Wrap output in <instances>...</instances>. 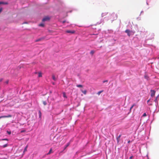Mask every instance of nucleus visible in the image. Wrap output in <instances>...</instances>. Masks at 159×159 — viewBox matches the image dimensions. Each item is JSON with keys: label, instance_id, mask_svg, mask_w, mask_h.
I'll use <instances>...</instances> for the list:
<instances>
[{"label": "nucleus", "instance_id": "14", "mask_svg": "<svg viewBox=\"0 0 159 159\" xmlns=\"http://www.w3.org/2000/svg\"><path fill=\"white\" fill-rule=\"evenodd\" d=\"M76 86L77 87H79V88L82 87H83V85H81V84H79V85H76Z\"/></svg>", "mask_w": 159, "mask_h": 159}, {"label": "nucleus", "instance_id": "6", "mask_svg": "<svg viewBox=\"0 0 159 159\" xmlns=\"http://www.w3.org/2000/svg\"><path fill=\"white\" fill-rule=\"evenodd\" d=\"M121 136V134H120L119 136H118L117 137L116 139H117V143H118L120 141V138Z\"/></svg>", "mask_w": 159, "mask_h": 159}, {"label": "nucleus", "instance_id": "4", "mask_svg": "<svg viewBox=\"0 0 159 159\" xmlns=\"http://www.w3.org/2000/svg\"><path fill=\"white\" fill-rule=\"evenodd\" d=\"M11 117H12V116L11 115H9L8 116H0V119H1V118Z\"/></svg>", "mask_w": 159, "mask_h": 159}, {"label": "nucleus", "instance_id": "1", "mask_svg": "<svg viewBox=\"0 0 159 159\" xmlns=\"http://www.w3.org/2000/svg\"><path fill=\"white\" fill-rule=\"evenodd\" d=\"M125 32L127 33L129 36H130L131 35H133L134 34L132 31H130L129 30H125Z\"/></svg>", "mask_w": 159, "mask_h": 159}, {"label": "nucleus", "instance_id": "25", "mask_svg": "<svg viewBox=\"0 0 159 159\" xmlns=\"http://www.w3.org/2000/svg\"><path fill=\"white\" fill-rule=\"evenodd\" d=\"M157 97L156 98V99H155V100H154V101L155 102H156L157 101Z\"/></svg>", "mask_w": 159, "mask_h": 159}, {"label": "nucleus", "instance_id": "34", "mask_svg": "<svg viewBox=\"0 0 159 159\" xmlns=\"http://www.w3.org/2000/svg\"><path fill=\"white\" fill-rule=\"evenodd\" d=\"M149 101H150V99H149V100H148L147 101V102H149Z\"/></svg>", "mask_w": 159, "mask_h": 159}, {"label": "nucleus", "instance_id": "19", "mask_svg": "<svg viewBox=\"0 0 159 159\" xmlns=\"http://www.w3.org/2000/svg\"><path fill=\"white\" fill-rule=\"evenodd\" d=\"M7 146V144H6L2 146L3 148H5Z\"/></svg>", "mask_w": 159, "mask_h": 159}, {"label": "nucleus", "instance_id": "36", "mask_svg": "<svg viewBox=\"0 0 159 159\" xmlns=\"http://www.w3.org/2000/svg\"><path fill=\"white\" fill-rule=\"evenodd\" d=\"M65 22V21H63V23H64Z\"/></svg>", "mask_w": 159, "mask_h": 159}, {"label": "nucleus", "instance_id": "26", "mask_svg": "<svg viewBox=\"0 0 159 159\" xmlns=\"http://www.w3.org/2000/svg\"><path fill=\"white\" fill-rule=\"evenodd\" d=\"M108 82V81L107 80H104V81H103V83H105V82Z\"/></svg>", "mask_w": 159, "mask_h": 159}, {"label": "nucleus", "instance_id": "12", "mask_svg": "<svg viewBox=\"0 0 159 159\" xmlns=\"http://www.w3.org/2000/svg\"><path fill=\"white\" fill-rule=\"evenodd\" d=\"M95 52L94 50H91L90 52V54L93 55L94 53Z\"/></svg>", "mask_w": 159, "mask_h": 159}, {"label": "nucleus", "instance_id": "2", "mask_svg": "<svg viewBox=\"0 0 159 159\" xmlns=\"http://www.w3.org/2000/svg\"><path fill=\"white\" fill-rule=\"evenodd\" d=\"M50 19V18L48 16H46L44 17L43 19V21H47L49 20Z\"/></svg>", "mask_w": 159, "mask_h": 159}, {"label": "nucleus", "instance_id": "15", "mask_svg": "<svg viewBox=\"0 0 159 159\" xmlns=\"http://www.w3.org/2000/svg\"><path fill=\"white\" fill-rule=\"evenodd\" d=\"M135 104H133L132 106L130 108V111H131V110L133 108V107L135 106Z\"/></svg>", "mask_w": 159, "mask_h": 159}, {"label": "nucleus", "instance_id": "20", "mask_svg": "<svg viewBox=\"0 0 159 159\" xmlns=\"http://www.w3.org/2000/svg\"><path fill=\"white\" fill-rule=\"evenodd\" d=\"M39 25L40 26L43 27L44 26V24H40Z\"/></svg>", "mask_w": 159, "mask_h": 159}, {"label": "nucleus", "instance_id": "33", "mask_svg": "<svg viewBox=\"0 0 159 159\" xmlns=\"http://www.w3.org/2000/svg\"><path fill=\"white\" fill-rule=\"evenodd\" d=\"M130 143V140H129L128 142V143Z\"/></svg>", "mask_w": 159, "mask_h": 159}, {"label": "nucleus", "instance_id": "11", "mask_svg": "<svg viewBox=\"0 0 159 159\" xmlns=\"http://www.w3.org/2000/svg\"><path fill=\"white\" fill-rule=\"evenodd\" d=\"M63 96L64 98H67V97L66 96V94L64 92L63 93Z\"/></svg>", "mask_w": 159, "mask_h": 159}, {"label": "nucleus", "instance_id": "9", "mask_svg": "<svg viewBox=\"0 0 159 159\" xmlns=\"http://www.w3.org/2000/svg\"><path fill=\"white\" fill-rule=\"evenodd\" d=\"M52 79L54 80V81H56V79L55 77V76L54 75H52Z\"/></svg>", "mask_w": 159, "mask_h": 159}, {"label": "nucleus", "instance_id": "27", "mask_svg": "<svg viewBox=\"0 0 159 159\" xmlns=\"http://www.w3.org/2000/svg\"><path fill=\"white\" fill-rule=\"evenodd\" d=\"M133 157V156H131V157H130L129 159H132Z\"/></svg>", "mask_w": 159, "mask_h": 159}, {"label": "nucleus", "instance_id": "32", "mask_svg": "<svg viewBox=\"0 0 159 159\" xmlns=\"http://www.w3.org/2000/svg\"><path fill=\"white\" fill-rule=\"evenodd\" d=\"M3 3L2 2H0V4H3Z\"/></svg>", "mask_w": 159, "mask_h": 159}, {"label": "nucleus", "instance_id": "31", "mask_svg": "<svg viewBox=\"0 0 159 159\" xmlns=\"http://www.w3.org/2000/svg\"><path fill=\"white\" fill-rule=\"evenodd\" d=\"M2 140H8L7 139H2Z\"/></svg>", "mask_w": 159, "mask_h": 159}, {"label": "nucleus", "instance_id": "35", "mask_svg": "<svg viewBox=\"0 0 159 159\" xmlns=\"http://www.w3.org/2000/svg\"><path fill=\"white\" fill-rule=\"evenodd\" d=\"M8 134H11V132H8Z\"/></svg>", "mask_w": 159, "mask_h": 159}, {"label": "nucleus", "instance_id": "22", "mask_svg": "<svg viewBox=\"0 0 159 159\" xmlns=\"http://www.w3.org/2000/svg\"><path fill=\"white\" fill-rule=\"evenodd\" d=\"M147 116V115H146V113H144L143 114V117H145V116Z\"/></svg>", "mask_w": 159, "mask_h": 159}, {"label": "nucleus", "instance_id": "3", "mask_svg": "<svg viewBox=\"0 0 159 159\" xmlns=\"http://www.w3.org/2000/svg\"><path fill=\"white\" fill-rule=\"evenodd\" d=\"M155 93V91L154 90H151V97H153L154 96Z\"/></svg>", "mask_w": 159, "mask_h": 159}, {"label": "nucleus", "instance_id": "17", "mask_svg": "<svg viewBox=\"0 0 159 159\" xmlns=\"http://www.w3.org/2000/svg\"><path fill=\"white\" fill-rule=\"evenodd\" d=\"M52 151V149L51 148V149L50 150H49V152L47 154H48H48H50L51 153Z\"/></svg>", "mask_w": 159, "mask_h": 159}, {"label": "nucleus", "instance_id": "5", "mask_svg": "<svg viewBox=\"0 0 159 159\" xmlns=\"http://www.w3.org/2000/svg\"><path fill=\"white\" fill-rule=\"evenodd\" d=\"M66 32L67 33L74 34L75 33V31L74 30L71 31L70 30H67L66 31Z\"/></svg>", "mask_w": 159, "mask_h": 159}, {"label": "nucleus", "instance_id": "10", "mask_svg": "<svg viewBox=\"0 0 159 159\" xmlns=\"http://www.w3.org/2000/svg\"><path fill=\"white\" fill-rule=\"evenodd\" d=\"M70 144V143L69 142V143H68L66 145V147H65V148H64V150L67 147H68L69 145Z\"/></svg>", "mask_w": 159, "mask_h": 159}, {"label": "nucleus", "instance_id": "30", "mask_svg": "<svg viewBox=\"0 0 159 159\" xmlns=\"http://www.w3.org/2000/svg\"><path fill=\"white\" fill-rule=\"evenodd\" d=\"M3 80V79L1 78L0 79V82L2 81Z\"/></svg>", "mask_w": 159, "mask_h": 159}, {"label": "nucleus", "instance_id": "18", "mask_svg": "<svg viewBox=\"0 0 159 159\" xmlns=\"http://www.w3.org/2000/svg\"><path fill=\"white\" fill-rule=\"evenodd\" d=\"M43 103L44 105H47V102L46 101H43Z\"/></svg>", "mask_w": 159, "mask_h": 159}, {"label": "nucleus", "instance_id": "7", "mask_svg": "<svg viewBox=\"0 0 159 159\" xmlns=\"http://www.w3.org/2000/svg\"><path fill=\"white\" fill-rule=\"evenodd\" d=\"M44 39V38H39V39H38L36 40H35V42H38L39 41H41V40H43Z\"/></svg>", "mask_w": 159, "mask_h": 159}, {"label": "nucleus", "instance_id": "29", "mask_svg": "<svg viewBox=\"0 0 159 159\" xmlns=\"http://www.w3.org/2000/svg\"><path fill=\"white\" fill-rule=\"evenodd\" d=\"M2 11V8H0V13Z\"/></svg>", "mask_w": 159, "mask_h": 159}, {"label": "nucleus", "instance_id": "28", "mask_svg": "<svg viewBox=\"0 0 159 159\" xmlns=\"http://www.w3.org/2000/svg\"><path fill=\"white\" fill-rule=\"evenodd\" d=\"M5 83L7 84H8V81L7 80L5 82Z\"/></svg>", "mask_w": 159, "mask_h": 159}, {"label": "nucleus", "instance_id": "23", "mask_svg": "<svg viewBox=\"0 0 159 159\" xmlns=\"http://www.w3.org/2000/svg\"><path fill=\"white\" fill-rule=\"evenodd\" d=\"M39 117H40L41 116V112L40 111H39Z\"/></svg>", "mask_w": 159, "mask_h": 159}, {"label": "nucleus", "instance_id": "8", "mask_svg": "<svg viewBox=\"0 0 159 159\" xmlns=\"http://www.w3.org/2000/svg\"><path fill=\"white\" fill-rule=\"evenodd\" d=\"M42 77V73L41 72H39L38 73V77Z\"/></svg>", "mask_w": 159, "mask_h": 159}, {"label": "nucleus", "instance_id": "13", "mask_svg": "<svg viewBox=\"0 0 159 159\" xmlns=\"http://www.w3.org/2000/svg\"><path fill=\"white\" fill-rule=\"evenodd\" d=\"M81 91L84 94H86V93H87V91L86 90H84V91L82 90Z\"/></svg>", "mask_w": 159, "mask_h": 159}, {"label": "nucleus", "instance_id": "21", "mask_svg": "<svg viewBox=\"0 0 159 159\" xmlns=\"http://www.w3.org/2000/svg\"><path fill=\"white\" fill-rule=\"evenodd\" d=\"M27 147H28V146H26V147H25V148L24 149V152H25V151H27Z\"/></svg>", "mask_w": 159, "mask_h": 159}, {"label": "nucleus", "instance_id": "24", "mask_svg": "<svg viewBox=\"0 0 159 159\" xmlns=\"http://www.w3.org/2000/svg\"><path fill=\"white\" fill-rule=\"evenodd\" d=\"M25 130H21V131H20V132L21 133H23V132H25Z\"/></svg>", "mask_w": 159, "mask_h": 159}, {"label": "nucleus", "instance_id": "16", "mask_svg": "<svg viewBox=\"0 0 159 159\" xmlns=\"http://www.w3.org/2000/svg\"><path fill=\"white\" fill-rule=\"evenodd\" d=\"M103 91V90H102V91H99V92H98V93H97V94L98 95H99L100 94L102 93V92Z\"/></svg>", "mask_w": 159, "mask_h": 159}]
</instances>
